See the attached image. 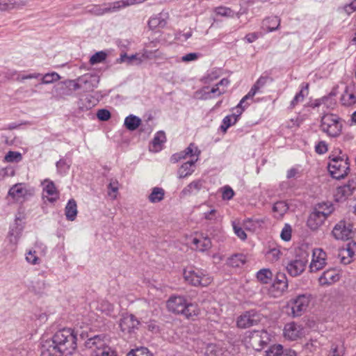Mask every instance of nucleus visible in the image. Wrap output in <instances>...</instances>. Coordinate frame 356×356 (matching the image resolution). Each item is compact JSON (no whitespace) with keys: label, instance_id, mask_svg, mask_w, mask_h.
<instances>
[{"label":"nucleus","instance_id":"obj_1","mask_svg":"<svg viewBox=\"0 0 356 356\" xmlns=\"http://www.w3.org/2000/svg\"><path fill=\"white\" fill-rule=\"evenodd\" d=\"M54 343L61 349L65 355H71L77 347V334L74 330L64 327L58 330L53 335Z\"/></svg>","mask_w":356,"mask_h":356},{"label":"nucleus","instance_id":"obj_2","mask_svg":"<svg viewBox=\"0 0 356 356\" xmlns=\"http://www.w3.org/2000/svg\"><path fill=\"white\" fill-rule=\"evenodd\" d=\"M185 281L193 286L206 287L213 282V277L205 270L194 266L184 269Z\"/></svg>","mask_w":356,"mask_h":356},{"label":"nucleus","instance_id":"obj_3","mask_svg":"<svg viewBox=\"0 0 356 356\" xmlns=\"http://www.w3.org/2000/svg\"><path fill=\"white\" fill-rule=\"evenodd\" d=\"M145 0H120L114 2L104 3L101 5H94L90 10L92 14L101 16L106 13H116L122 8L136 3H140Z\"/></svg>","mask_w":356,"mask_h":356},{"label":"nucleus","instance_id":"obj_4","mask_svg":"<svg viewBox=\"0 0 356 356\" xmlns=\"http://www.w3.org/2000/svg\"><path fill=\"white\" fill-rule=\"evenodd\" d=\"M328 170L330 175L336 179H341L348 175L350 170V164L346 155L342 156H330Z\"/></svg>","mask_w":356,"mask_h":356},{"label":"nucleus","instance_id":"obj_5","mask_svg":"<svg viewBox=\"0 0 356 356\" xmlns=\"http://www.w3.org/2000/svg\"><path fill=\"white\" fill-rule=\"evenodd\" d=\"M342 127L341 118L336 115L328 113L321 118L320 129L330 138L340 136Z\"/></svg>","mask_w":356,"mask_h":356},{"label":"nucleus","instance_id":"obj_6","mask_svg":"<svg viewBox=\"0 0 356 356\" xmlns=\"http://www.w3.org/2000/svg\"><path fill=\"white\" fill-rule=\"evenodd\" d=\"M12 76L15 77L14 79L18 82H23L26 79H40V83L35 85V87L39 86L40 84H51L54 82L58 81L60 79V76L56 72H52L49 73H46L44 74H42L38 72L33 73H18L17 71L12 72Z\"/></svg>","mask_w":356,"mask_h":356},{"label":"nucleus","instance_id":"obj_7","mask_svg":"<svg viewBox=\"0 0 356 356\" xmlns=\"http://www.w3.org/2000/svg\"><path fill=\"white\" fill-rule=\"evenodd\" d=\"M310 302V294H301L291 298L287 302V307L291 309L290 314L294 318L301 316L307 311Z\"/></svg>","mask_w":356,"mask_h":356},{"label":"nucleus","instance_id":"obj_8","mask_svg":"<svg viewBox=\"0 0 356 356\" xmlns=\"http://www.w3.org/2000/svg\"><path fill=\"white\" fill-rule=\"evenodd\" d=\"M261 321V315L254 309L245 312L236 320V325L241 329H245L257 325Z\"/></svg>","mask_w":356,"mask_h":356},{"label":"nucleus","instance_id":"obj_9","mask_svg":"<svg viewBox=\"0 0 356 356\" xmlns=\"http://www.w3.org/2000/svg\"><path fill=\"white\" fill-rule=\"evenodd\" d=\"M33 191L28 188L24 183H17L13 185L8 191V195L15 201L22 202L29 196L33 195Z\"/></svg>","mask_w":356,"mask_h":356},{"label":"nucleus","instance_id":"obj_10","mask_svg":"<svg viewBox=\"0 0 356 356\" xmlns=\"http://www.w3.org/2000/svg\"><path fill=\"white\" fill-rule=\"evenodd\" d=\"M269 339V336L266 331H254L249 337L248 343L254 350L259 351L267 345Z\"/></svg>","mask_w":356,"mask_h":356},{"label":"nucleus","instance_id":"obj_11","mask_svg":"<svg viewBox=\"0 0 356 356\" xmlns=\"http://www.w3.org/2000/svg\"><path fill=\"white\" fill-rule=\"evenodd\" d=\"M332 234L337 240H348L352 236V225L341 220L335 225Z\"/></svg>","mask_w":356,"mask_h":356},{"label":"nucleus","instance_id":"obj_12","mask_svg":"<svg viewBox=\"0 0 356 356\" xmlns=\"http://www.w3.org/2000/svg\"><path fill=\"white\" fill-rule=\"evenodd\" d=\"M304 334V329L302 325L290 322L285 324L283 329V335L285 339L290 341H295L302 337Z\"/></svg>","mask_w":356,"mask_h":356},{"label":"nucleus","instance_id":"obj_13","mask_svg":"<svg viewBox=\"0 0 356 356\" xmlns=\"http://www.w3.org/2000/svg\"><path fill=\"white\" fill-rule=\"evenodd\" d=\"M42 185L43 186L42 198L44 200L50 203H54L59 199L60 193L54 181L47 179L42 181Z\"/></svg>","mask_w":356,"mask_h":356},{"label":"nucleus","instance_id":"obj_14","mask_svg":"<svg viewBox=\"0 0 356 356\" xmlns=\"http://www.w3.org/2000/svg\"><path fill=\"white\" fill-rule=\"evenodd\" d=\"M327 254L322 249L316 248L313 250L312 259L309 265L310 272L314 273L323 268L327 262Z\"/></svg>","mask_w":356,"mask_h":356},{"label":"nucleus","instance_id":"obj_15","mask_svg":"<svg viewBox=\"0 0 356 356\" xmlns=\"http://www.w3.org/2000/svg\"><path fill=\"white\" fill-rule=\"evenodd\" d=\"M191 243L193 245V248L199 252H205L212 246L210 238L202 233H195L192 236Z\"/></svg>","mask_w":356,"mask_h":356},{"label":"nucleus","instance_id":"obj_16","mask_svg":"<svg viewBox=\"0 0 356 356\" xmlns=\"http://www.w3.org/2000/svg\"><path fill=\"white\" fill-rule=\"evenodd\" d=\"M201 151L195 143H190L189 145L183 151L174 154L170 158V161L176 163L181 159H185L187 157H194L199 159Z\"/></svg>","mask_w":356,"mask_h":356},{"label":"nucleus","instance_id":"obj_17","mask_svg":"<svg viewBox=\"0 0 356 356\" xmlns=\"http://www.w3.org/2000/svg\"><path fill=\"white\" fill-rule=\"evenodd\" d=\"M288 287L287 279L284 273H277L269 291L274 297L281 296Z\"/></svg>","mask_w":356,"mask_h":356},{"label":"nucleus","instance_id":"obj_18","mask_svg":"<svg viewBox=\"0 0 356 356\" xmlns=\"http://www.w3.org/2000/svg\"><path fill=\"white\" fill-rule=\"evenodd\" d=\"M356 190V181H348L346 184L341 186L337 188L334 194L335 200L337 202H343L348 197L353 195Z\"/></svg>","mask_w":356,"mask_h":356},{"label":"nucleus","instance_id":"obj_19","mask_svg":"<svg viewBox=\"0 0 356 356\" xmlns=\"http://www.w3.org/2000/svg\"><path fill=\"white\" fill-rule=\"evenodd\" d=\"M307 264V260L305 259H295L287 264L286 268L291 276L297 277L304 272Z\"/></svg>","mask_w":356,"mask_h":356},{"label":"nucleus","instance_id":"obj_20","mask_svg":"<svg viewBox=\"0 0 356 356\" xmlns=\"http://www.w3.org/2000/svg\"><path fill=\"white\" fill-rule=\"evenodd\" d=\"M269 80L272 81V79L267 76H260L255 82V83L252 86L248 94L241 99L238 103V106L241 107L243 104H248L247 101L252 99L253 97L259 91L261 88H263L267 83Z\"/></svg>","mask_w":356,"mask_h":356},{"label":"nucleus","instance_id":"obj_21","mask_svg":"<svg viewBox=\"0 0 356 356\" xmlns=\"http://www.w3.org/2000/svg\"><path fill=\"white\" fill-rule=\"evenodd\" d=\"M249 104H243L242 106H239L238 104L236 106V113L227 115L222 120V123L220 126V129L225 133L229 127L232 125H234L238 120L239 117L242 114V113L245 111V109L248 107Z\"/></svg>","mask_w":356,"mask_h":356},{"label":"nucleus","instance_id":"obj_22","mask_svg":"<svg viewBox=\"0 0 356 356\" xmlns=\"http://www.w3.org/2000/svg\"><path fill=\"white\" fill-rule=\"evenodd\" d=\"M325 220L326 213L325 214L323 211H318L314 209L308 217L307 225L310 229L317 230L323 225Z\"/></svg>","mask_w":356,"mask_h":356},{"label":"nucleus","instance_id":"obj_23","mask_svg":"<svg viewBox=\"0 0 356 356\" xmlns=\"http://www.w3.org/2000/svg\"><path fill=\"white\" fill-rule=\"evenodd\" d=\"M139 321L132 314L124 316L120 321V327L122 332L131 334L138 328Z\"/></svg>","mask_w":356,"mask_h":356},{"label":"nucleus","instance_id":"obj_24","mask_svg":"<svg viewBox=\"0 0 356 356\" xmlns=\"http://www.w3.org/2000/svg\"><path fill=\"white\" fill-rule=\"evenodd\" d=\"M22 220V218L21 216H16L15 223L12 227H10L8 233V238L10 243L11 244L12 250H15L16 249L17 244L22 235L23 227L17 223L18 220Z\"/></svg>","mask_w":356,"mask_h":356},{"label":"nucleus","instance_id":"obj_25","mask_svg":"<svg viewBox=\"0 0 356 356\" xmlns=\"http://www.w3.org/2000/svg\"><path fill=\"white\" fill-rule=\"evenodd\" d=\"M202 213V221L207 225L219 223L222 220V216L219 211L211 206Z\"/></svg>","mask_w":356,"mask_h":356},{"label":"nucleus","instance_id":"obj_26","mask_svg":"<svg viewBox=\"0 0 356 356\" xmlns=\"http://www.w3.org/2000/svg\"><path fill=\"white\" fill-rule=\"evenodd\" d=\"M340 279V275L335 268H330L324 271L318 278L321 286H330Z\"/></svg>","mask_w":356,"mask_h":356},{"label":"nucleus","instance_id":"obj_27","mask_svg":"<svg viewBox=\"0 0 356 356\" xmlns=\"http://www.w3.org/2000/svg\"><path fill=\"white\" fill-rule=\"evenodd\" d=\"M341 102L345 106H350L356 104V86L348 85L341 97Z\"/></svg>","mask_w":356,"mask_h":356},{"label":"nucleus","instance_id":"obj_28","mask_svg":"<svg viewBox=\"0 0 356 356\" xmlns=\"http://www.w3.org/2000/svg\"><path fill=\"white\" fill-rule=\"evenodd\" d=\"M186 300L182 296H172L167 302L169 311L175 314H181L185 309Z\"/></svg>","mask_w":356,"mask_h":356},{"label":"nucleus","instance_id":"obj_29","mask_svg":"<svg viewBox=\"0 0 356 356\" xmlns=\"http://www.w3.org/2000/svg\"><path fill=\"white\" fill-rule=\"evenodd\" d=\"M65 355L51 339L46 341L42 346L41 356H63Z\"/></svg>","mask_w":356,"mask_h":356},{"label":"nucleus","instance_id":"obj_30","mask_svg":"<svg viewBox=\"0 0 356 356\" xmlns=\"http://www.w3.org/2000/svg\"><path fill=\"white\" fill-rule=\"evenodd\" d=\"M266 356H297L295 350L291 349L283 350L280 344L271 346L266 351Z\"/></svg>","mask_w":356,"mask_h":356},{"label":"nucleus","instance_id":"obj_31","mask_svg":"<svg viewBox=\"0 0 356 356\" xmlns=\"http://www.w3.org/2000/svg\"><path fill=\"white\" fill-rule=\"evenodd\" d=\"M197 161V159H195L184 163L177 170L178 178L183 179L191 175L195 171Z\"/></svg>","mask_w":356,"mask_h":356},{"label":"nucleus","instance_id":"obj_32","mask_svg":"<svg viewBox=\"0 0 356 356\" xmlns=\"http://www.w3.org/2000/svg\"><path fill=\"white\" fill-rule=\"evenodd\" d=\"M85 346L86 348L91 349L92 353L107 346L106 342L104 340V337H102L101 335H95L89 338L86 341Z\"/></svg>","mask_w":356,"mask_h":356},{"label":"nucleus","instance_id":"obj_33","mask_svg":"<svg viewBox=\"0 0 356 356\" xmlns=\"http://www.w3.org/2000/svg\"><path fill=\"white\" fill-rule=\"evenodd\" d=\"M204 182L201 179L193 181L181 191V194L184 196L197 194L202 188Z\"/></svg>","mask_w":356,"mask_h":356},{"label":"nucleus","instance_id":"obj_34","mask_svg":"<svg viewBox=\"0 0 356 356\" xmlns=\"http://www.w3.org/2000/svg\"><path fill=\"white\" fill-rule=\"evenodd\" d=\"M166 141L165 134L163 131L156 133L149 146V150L154 152H158L162 149L163 143Z\"/></svg>","mask_w":356,"mask_h":356},{"label":"nucleus","instance_id":"obj_35","mask_svg":"<svg viewBox=\"0 0 356 356\" xmlns=\"http://www.w3.org/2000/svg\"><path fill=\"white\" fill-rule=\"evenodd\" d=\"M70 79L59 82L54 86V90L56 95L60 97H63L65 96L71 95L72 93V90L70 88Z\"/></svg>","mask_w":356,"mask_h":356},{"label":"nucleus","instance_id":"obj_36","mask_svg":"<svg viewBox=\"0 0 356 356\" xmlns=\"http://www.w3.org/2000/svg\"><path fill=\"white\" fill-rule=\"evenodd\" d=\"M308 83H302L300 86V90L295 95L293 99L291 100L289 106V108L293 109L299 103L302 102L305 97L308 95Z\"/></svg>","mask_w":356,"mask_h":356},{"label":"nucleus","instance_id":"obj_37","mask_svg":"<svg viewBox=\"0 0 356 356\" xmlns=\"http://www.w3.org/2000/svg\"><path fill=\"white\" fill-rule=\"evenodd\" d=\"M77 204L74 199H70L65 208V215L67 220L74 221L77 216Z\"/></svg>","mask_w":356,"mask_h":356},{"label":"nucleus","instance_id":"obj_38","mask_svg":"<svg viewBox=\"0 0 356 356\" xmlns=\"http://www.w3.org/2000/svg\"><path fill=\"white\" fill-rule=\"evenodd\" d=\"M26 5L22 0H0V11L22 8Z\"/></svg>","mask_w":356,"mask_h":356},{"label":"nucleus","instance_id":"obj_39","mask_svg":"<svg viewBox=\"0 0 356 356\" xmlns=\"http://www.w3.org/2000/svg\"><path fill=\"white\" fill-rule=\"evenodd\" d=\"M281 19L276 17H269L264 19L262 27L268 32H272L278 29L280 25Z\"/></svg>","mask_w":356,"mask_h":356},{"label":"nucleus","instance_id":"obj_40","mask_svg":"<svg viewBox=\"0 0 356 356\" xmlns=\"http://www.w3.org/2000/svg\"><path fill=\"white\" fill-rule=\"evenodd\" d=\"M95 309L106 315H111L113 312V305L104 299H100L96 302Z\"/></svg>","mask_w":356,"mask_h":356},{"label":"nucleus","instance_id":"obj_41","mask_svg":"<svg viewBox=\"0 0 356 356\" xmlns=\"http://www.w3.org/2000/svg\"><path fill=\"white\" fill-rule=\"evenodd\" d=\"M200 312L197 304L186 302L184 311L182 312L181 314L184 315L188 319H193L194 317L199 315Z\"/></svg>","mask_w":356,"mask_h":356},{"label":"nucleus","instance_id":"obj_42","mask_svg":"<svg viewBox=\"0 0 356 356\" xmlns=\"http://www.w3.org/2000/svg\"><path fill=\"white\" fill-rule=\"evenodd\" d=\"M264 224V220L261 219L248 218L243 221V227L246 230L255 232L257 229L260 228Z\"/></svg>","mask_w":356,"mask_h":356},{"label":"nucleus","instance_id":"obj_43","mask_svg":"<svg viewBox=\"0 0 356 356\" xmlns=\"http://www.w3.org/2000/svg\"><path fill=\"white\" fill-rule=\"evenodd\" d=\"M289 206L284 201H278L273 207V211L277 218H282L288 211Z\"/></svg>","mask_w":356,"mask_h":356},{"label":"nucleus","instance_id":"obj_44","mask_svg":"<svg viewBox=\"0 0 356 356\" xmlns=\"http://www.w3.org/2000/svg\"><path fill=\"white\" fill-rule=\"evenodd\" d=\"M165 191L162 188L154 187L148 196V200L151 203H157L163 200Z\"/></svg>","mask_w":356,"mask_h":356},{"label":"nucleus","instance_id":"obj_45","mask_svg":"<svg viewBox=\"0 0 356 356\" xmlns=\"http://www.w3.org/2000/svg\"><path fill=\"white\" fill-rule=\"evenodd\" d=\"M273 273L269 268H262L257 273V280L262 284H268L273 280Z\"/></svg>","mask_w":356,"mask_h":356},{"label":"nucleus","instance_id":"obj_46","mask_svg":"<svg viewBox=\"0 0 356 356\" xmlns=\"http://www.w3.org/2000/svg\"><path fill=\"white\" fill-rule=\"evenodd\" d=\"M166 22L161 14L150 17L148 21V26L152 30H154L157 28H163Z\"/></svg>","mask_w":356,"mask_h":356},{"label":"nucleus","instance_id":"obj_47","mask_svg":"<svg viewBox=\"0 0 356 356\" xmlns=\"http://www.w3.org/2000/svg\"><path fill=\"white\" fill-rule=\"evenodd\" d=\"M141 120L133 115L127 116L124 120V125L130 131L136 130L140 124Z\"/></svg>","mask_w":356,"mask_h":356},{"label":"nucleus","instance_id":"obj_48","mask_svg":"<svg viewBox=\"0 0 356 356\" xmlns=\"http://www.w3.org/2000/svg\"><path fill=\"white\" fill-rule=\"evenodd\" d=\"M282 254L280 247L274 246L270 248L269 250L266 253V257L268 261L270 262H275L280 259L281 255Z\"/></svg>","mask_w":356,"mask_h":356},{"label":"nucleus","instance_id":"obj_49","mask_svg":"<svg viewBox=\"0 0 356 356\" xmlns=\"http://www.w3.org/2000/svg\"><path fill=\"white\" fill-rule=\"evenodd\" d=\"M354 252L350 249V244L347 245L346 248L342 249L339 254L341 258V262L343 264H350Z\"/></svg>","mask_w":356,"mask_h":356},{"label":"nucleus","instance_id":"obj_50","mask_svg":"<svg viewBox=\"0 0 356 356\" xmlns=\"http://www.w3.org/2000/svg\"><path fill=\"white\" fill-rule=\"evenodd\" d=\"M246 262V256L243 254H237L229 259V264L232 267H240Z\"/></svg>","mask_w":356,"mask_h":356},{"label":"nucleus","instance_id":"obj_51","mask_svg":"<svg viewBox=\"0 0 356 356\" xmlns=\"http://www.w3.org/2000/svg\"><path fill=\"white\" fill-rule=\"evenodd\" d=\"M226 89L224 88H220L217 84L213 86L210 91L205 92L204 94V99H211L216 97H219L221 95L225 93Z\"/></svg>","mask_w":356,"mask_h":356},{"label":"nucleus","instance_id":"obj_52","mask_svg":"<svg viewBox=\"0 0 356 356\" xmlns=\"http://www.w3.org/2000/svg\"><path fill=\"white\" fill-rule=\"evenodd\" d=\"M134 60L137 61L138 64H140L143 62V59L141 56L139 57L136 54L131 56H128L127 54H123L120 55V58L118 60L119 63L126 62L128 64H131Z\"/></svg>","mask_w":356,"mask_h":356},{"label":"nucleus","instance_id":"obj_53","mask_svg":"<svg viewBox=\"0 0 356 356\" xmlns=\"http://www.w3.org/2000/svg\"><path fill=\"white\" fill-rule=\"evenodd\" d=\"M72 161L67 159H60L56 162V168L58 171L61 174H65L70 169Z\"/></svg>","mask_w":356,"mask_h":356},{"label":"nucleus","instance_id":"obj_54","mask_svg":"<svg viewBox=\"0 0 356 356\" xmlns=\"http://www.w3.org/2000/svg\"><path fill=\"white\" fill-rule=\"evenodd\" d=\"M4 159L8 163H18L22 160V155L18 152L9 151L6 154Z\"/></svg>","mask_w":356,"mask_h":356},{"label":"nucleus","instance_id":"obj_55","mask_svg":"<svg viewBox=\"0 0 356 356\" xmlns=\"http://www.w3.org/2000/svg\"><path fill=\"white\" fill-rule=\"evenodd\" d=\"M335 96V93L334 92H330L329 94V95L327 96H324L323 97H321V99H316L315 101V106H319L322 104H324V105H326L327 107H330L331 106L332 104H333L332 103V100H333V97Z\"/></svg>","mask_w":356,"mask_h":356},{"label":"nucleus","instance_id":"obj_56","mask_svg":"<svg viewBox=\"0 0 356 356\" xmlns=\"http://www.w3.org/2000/svg\"><path fill=\"white\" fill-rule=\"evenodd\" d=\"M107 57V54L104 51L96 52L90 58V63L95 65L104 62Z\"/></svg>","mask_w":356,"mask_h":356},{"label":"nucleus","instance_id":"obj_57","mask_svg":"<svg viewBox=\"0 0 356 356\" xmlns=\"http://www.w3.org/2000/svg\"><path fill=\"white\" fill-rule=\"evenodd\" d=\"M127 356H153V355L147 348L140 347L129 351Z\"/></svg>","mask_w":356,"mask_h":356},{"label":"nucleus","instance_id":"obj_58","mask_svg":"<svg viewBox=\"0 0 356 356\" xmlns=\"http://www.w3.org/2000/svg\"><path fill=\"white\" fill-rule=\"evenodd\" d=\"M92 356H117L116 353L108 346L91 353Z\"/></svg>","mask_w":356,"mask_h":356},{"label":"nucleus","instance_id":"obj_59","mask_svg":"<svg viewBox=\"0 0 356 356\" xmlns=\"http://www.w3.org/2000/svg\"><path fill=\"white\" fill-rule=\"evenodd\" d=\"M221 350L213 343H209L207 346L204 356H220Z\"/></svg>","mask_w":356,"mask_h":356},{"label":"nucleus","instance_id":"obj_60","mask_svg":"<svg viewBox=\"0 0 356 356\" xmlns=\"http://www.w3.org/2000/svg\"><path fill=\"white\" fill-rule=\"evenodd\" d=\"M316 210L318 211H323V213H326V218L333 212L334 207L333 205L330 203H321L318 204L317 207H315Z\"/></svg>","mask_w":356,"mask_h":356},{"label":"nucleus","instance_id":"obj_61","mask_svg":"<svg viewBox=\"0 0 356 356\" xmlns=\"http://www.w3.org/2000/svg\"><path fill=\"white\" fill-rule=\"evenodd\" d=\"M26 261L32 265H35L39 264L40 259L36 254V252L35 250H29L26 254Z\"/></svg>","mask_w":356,"mask_h":356},{"label":"nucleus","instance_id":"obj_62","mask_svg":"<svg viewBox=\"0 0 356 356\" xmlns=\"http://www.w3.org/2000/svg\"><path fill=\"white\" fill-rule=\"evenodd\" d=\"M232 227L234 234L241 240L245 241L247 238V234L244 229L236 222H232Z\"/></svg>","mask_w":356,"mask_h":356},{"label":"nucleus","instance_id":"obj_63","mask_svg":"<svg viewBox=\"0 0 356 356\" xmlns=\"http://www.w3.org/2000/svg\"><path fill=\"white\" fill-rule=\"evenodd\" d=\"M320 347V343L317 340L311 339L305 343V349L310 353L317 350Z\"/></svg>","mask_w":356,"mask_h":356},{"label":"nucleus","instance_id":"obj_64","mask_svg":"<svg viewBox=\"0 0 356 356\" xmlns=\"http://www.w3.org/2000/svg\"><path fill=\"white\" fill-rule=\"evenodd\" d=\"M280 237L282 240L284 241H289L291 240V227L289 225H285V226L283 227L281 234Z\"/></svg>","mask_w":356,"mask_h":356}]
</instances>
